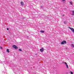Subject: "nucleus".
<instances>
[{
	"instance_id": "obj_17",
	"label": "nucleus",
	"mask_w": 74,
	"mask_h": 74,
	"mask_svg": "<svg viewBox=\"0 0 74 74\" xmlns=\"http://www.w3.org/2000/svg\"><path fill=\"white\" fill-rule=\"evenodd\" d=\"M7 30H9V29L8 28H7Z\"/></svg>"
},
{
	"instance_id": "obj_5",
	"label": "nucleus",
	"mask_w": 74,
	"mask_h": 74,
	"mask_svg": "<svg viewBox=\"0 0 74 74\" xmlns=\"http://www.w3.org/2000/svg\"><path fill=\"white\" fill-rule=\"evenodd\" d=\"M21 5H23L24 4L23 2L22 1H21Z\"/></svg>"
},
{
	"instance_id": "obj_1",
	"label": "nucleus",
	"mask_w": 74,
	"mask_h": 74,
	"mask_svg": "<svg viewBox=\"0 0 74 74\" xmlns=\"http://www.w3.org/2000/svg\"><path fill=\"white\" fill-rule=\"evenodd\" d=\"M66 41L65 40H64L61 43V44L63 45L64 44H66Z\"/></svg>"
},
{
	"instance_id": "obj_4",
	"label": "nucleus",
	"mask_w": 74,
	"mask_h": 74,
	"mask_svg": "<svg viewBox=\"0 0 74 74\" xmlns=\"http://www.w3.org/2000/svg\"><path fill=\"white\" fill-rule=\"evenodd\" d=\"M70 29H71V30L73 32H74V29L73 28H70Z\"/></svg>"
},
{
	"instance_id": "obj_6",
	"label": "nucleus",
	"mask_w": 74,
	"mask_h": 74,
	"mask_svg": "<svg viewBox=\"0 0 74 74\" xmlns=\"http://www.w3.org/2000/svg\"><path fill=\"white\" fill-rule=\"evenodd\" d=\"M72 15L73 16H74V11H72Z\"/></svg>"
},
{
	"instance_id": "obj_7",
	"label": "nucleus",
	"mask_w": 74,
	"mask_h": 74,
	"mask_svg": "<svg viewBox=\"0 0 74 74\" xmlns=\"http://www.w3.org/2000/svg\"><path fill=\"white\" fill-rule=\"evenodd\" d=\"M40 32H41V33H44L45 32V31H40Z\"/></svg>"
},
{
	"instance_id": "obj_10",
	"label": "nucleus",
	"mask_w": 74,
	"mask_h": 74,
	"mask_svg": "<svg viewBox=\"0 0 74 74\" xmlns=\"http://www.w3.org/2000/svg\"><path fill=\"white\" fill-rule=\"evenodd\" d=\"M71 47H72L73 48H74V45L72 44V45H71Z\"/></svg>"
},
{
	"instance_id": "obj_14",
	"label": "nucleus",
	"mask_w": 74,
	"mask_h": 74,
	"mask_svg": "<svg viewBox=\"0 0 74 74\" xmlns=\"http://www.w3.org/2000/svg\"><path fill=\"white\" fill-rule=\"evenodd\" d=\"M19 50L20 51H22V50H21V49H19Z\"/></svg>"
},
{
	"instance_id": "obj_11",
	"label": "nucleus",
	"mask_w": 74,
	"mask_h": 74,
	"mask_svg": "<svg viewBox=\"0 0 74 74\" xmlns=\"http://www.w3.org/2000/svg\"><path fill=\"white\" fill-rule=\"evenodd\" d=\"M70 3L71 5H72V4H73V2H70Z\"/></svg>"
},
{
	"instance_id": "obj_19",
	"label": "nucleus",
	"mask_w": 74,
	"mask_h": 74,
	"mask_svg": "<svg viewBox=\"0 0 74 74\" xmlns=\"http://www.w3.org/2000/svg\"><path fill=\"white\" fill-rule=\"evenodd\" d=\"M63 16H64V15L63 14Z\"/></svg>"
},
{
	"instance_id": "obj_20",
	"label": "nucleus",
	"mask_w": 74,
	"mask_h": 74,
	"mask_svg": "<svg viewBox=\"0 0 74 74\" xmlns=\"http://www.w3.org/2000/svg\"><path fill=\"white\" fill-rule=\"evenodd\" d=\"M65 0H62V1H65Z\"/></svg>"
},
{
	"instance_id": "obj_15",
	"label": "nucleus",
	"mask_w": 74,
	"mask_h": 74,
	"mask_svg": "<svg viewBox=\"0 0 74 74\" xmlns=\"http://www.w3.org/2000/svg\"><path fill=\"white\" fill-rule=\"evenodd\" d=\"M71 74H73V72H71Z\"/></svg>"
},
{
	"instance_id": "obj_18",
	"label": "nucleus",
	"mask_w": 74,
	"mask_h": 74,
	"mask_svg": "<svg viewBox=\"0 0 74 74\" xmlns=\"http://www.w3.org/2000/svg\"><path fill=\"white\" fill-rule=\"evenodd\" d=\"M41 8H42V6H41Z\"/></svg>"
},
{
	"instance_id": "obj_9",
	"label": "nucleus",
	"mask_w": 74,
	"mask_h": 74,
	"mask_svg": "<svg viewBox=\"0 0 74 74\" xmlns=\"http://www.w3.org/2000/svg\"><path fill=\"white\" fill-rule=\"evenodd\" d=\"M66 66L67 67V69L69 68V66H68V65H67V64L66 65Z\"/></svg>"
},
{
	"instance_id": "obj_2",
	"label": "nucleus",
	"mask_w": 74,
	"mask_h": 74,
	"mask_svg": "<svg viewBox=\"0 0 74 74\" xmlns=\"http://www.w3.org/2000/svg\"><path fill=\"white\" fill-rule=\"evenodd\" d=\"M13 47L15 49H18V47H16V46L15 45H13Z\"/></svg>"
},
{
	"instance_id": "obj_12",
	"label": "nucleus",
	"mask_w": 74,
	"mask_h": 74,
	"mask_svg": "<svg viewBox=\"0 0 74 74\" xmlns=\"http://www.w3.org/2000/svg\"><path fill=\"white\" fill-rule=\"evenodd\" d=\"M66 21H64V23H65V24H66Z\"/></svg>"
},
{
	"instance_id": "obj_16",
	"label": "nucleus",
	"mask_w": 74,
	"mask_h": 74,
	"mask_svg": "<svg viewBox=\"0 0 74 74\" xmlns=\"http://www.w3.org/2000/svg\"><path fill=\"white\" fill-rule=\"evenodd\" d=\"M0 48H1V49H2V47L0 46Z\"/></svg>"
},
{
	"instance_id": "obj_13",
	"label": "nucleus",
	"mask_w": 74,
	"mask_h": 74,
	"mask_svg": "<svg viewBox=\"0 0 74 74\" xmlns=\"http://www.w3.org/2000/svg\"><path fill=\"white\" fill-rule=\"evenodd\" d=\"M64 64H66H66H67L66 63V62H64Z\"/></svg>"
},
{
	"instance_id": "obj_3",
	"label": "nucleus",
	"mask_w": 74,
	"mask_h": 74,
	"mask_svg": "<svg viewBox=\"0 0 74 74\" xmlns=\"http://www.w3.org/2000/svg\"><path fill=\"white\" fill-rule=\"evenodd\" d=\"M40 51L41 52H43V51H44V48H42L41 49H40Z\"/></svg>"
},
{
	"instance_id": "obj_8",
	"label": "nucleus",
	"mask_w": 74,
	"mask_h": 74,
	"mask_svg": "<svg viewBox=\"0 0 74 74\" xmlns=\"http://www.w3.org/2000/svg\"><path fill=\"white\" fill-rule=\"evenodd\" d=\"M7 52H8V53H9V52H10V51H9V50L8 49H7Z\"/></svg>"
}]
</instances>
